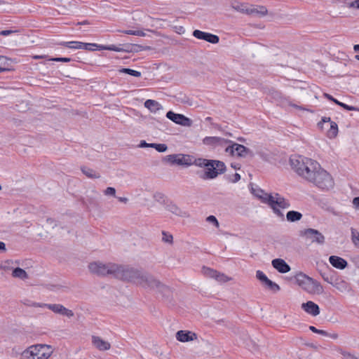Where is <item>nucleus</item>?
Returning <instances> with one entry per match:
<instances>
[{"label": "nucleus", "instance_id": "f257e3e1", "mask_svg": "<svg viewBox=\"0 0 359 359\" xmlns=\"http://www.w3.org/2000/svg\"><path fill=\"white\" fill-rule=\"evenodd\" d=\"M150 276L151 274L144 273L140 269L121 265H118L116 273V278L130 282L144 287H146Z\"/></svg>", "mask_w": 359, "mask_h": 359}, {"label": "nucleus", "instance_id": "f03ea898", "mask_svg": "<svg viewBox=\"0 0 359 359\" xmlns=\"http://www.w3.org/2000/svg\"><path fill=\"white\" fill-rule=\"evenodd\" d=\"M261 192L263 195H257L259 198H260L264 203L267 204L273 210L275 215L281 218L282 220H284V215L280 208H289L290 207V202L278 193L273 195L271 194L265 193L264 191Z\"/></svg>", "mask_w": 359, "mask_h": 359}, {"label": "nucleus", "instance_id": "7ed1b4c3", "mask_svg": "<svg viewBox=\"0 0 359 359\" xmlns=\"http://www.w3.org/2000/svg\"><path fill=\"white\" fill-rule=\"evenodd\" d=\"M296 280L300 287L309 293L319 294L323 291V288L318 281L304 273L297 274Z\"/></svg>", "mask_w": 359, "mask_h": 359}, {"label": "nucleus", "instance_id": "20e7f679", "mask_svg": "<svg viewBox=\"0 0 359 359\" xmlns=\"http://www.w3.org/2000/svg\"><path fill=\"white\" fill-rule=\"evenodd\" d=\"M309 182L313 183L321 189L328 190L334 186V181L331 175L320 167V169L317 170L314 176H313Z\"/></svg>", "mask_w": 359, "mask_h": 359}, {"label": "nucleus", "instance_id": "39448f33", "mask_svg": "<svg viewBox=\"0 0 359 359\" xmlns=\"http://www.w3.org/2000/svg\"><path fill=\"white\" fill-rule=\"evenodd\" d=\"M88 269L92 273L98 276L109 275L116 278L118 265L111 263L105 264L99 262H95L89 264Z\"/></svg>", "mask_w": 359, "mask_h": 359}, {"label": "nucleus", "instance_id": "423d86ee", "mask_svg": "<svg viewBox=\"0 0 359 359\" xmlns=\"http://www.w3.org/2000/svg\"><path fill=\"white\" fill-rule=\"evenodd\" d=\"M210 165L205 167L204 173L201 175L203 180H212L216 178L219 174L226 171V165L224 162L218 160H210Z\"/></svg>", "mask_w": 359, "mask_h": 359}, {"label": "nucleus", "instance_id": "0eeeda50", "mask_svg": "<svg viewBox=\"0 0 359 359\" xmlns=\"http://www.w3.org/2000/svg\"><path fill=\"white\" fill-rule=\"evenodd\" d=\"M299 235L311 243L323 245L325 241V236L318 230L309 228L300 231Z\"/></svg>", "mask_w": 359, "mask_h": 359}, {"label": "nucleus", "instance_id": "6e6552de", "mask_svg": "<svg viewBox=\"0 0 359 359\" xmlns=\"http://www.w3.org/2000/svg\"><path fill=\"white\" fill-rule=\"evenodd\" d=\"M231 145L227 146L225 151L231 156H237L238 157H245L248 155L253 156L252 151L246 147L234 142H231Z\"/></svg>", "mask_w": 359, "mask_h": 359}, {"label": "nucleus", "instance_id": "1a4fd4ad", "mask_svg": "<svg viewBox=\"0 0 359 359\" xmlns=\"http://www.w3.org/2000/svg\"><path fill=\"white\" fill-rule=\"evenodd\" d=\"M31 348L33 350V359H48L53 353L51 346L46 344L31 346Z\"/></svg>", "mask_w": 359, "mask_h": 359}, {"label": "nucleus", "instance_id": "9d476101", "mask_svg": "<svg viewBox=\"0 0 359 359\" xmlns=\"http://www.w3.org/2000/svg\"><path fill=\"white\" fill-rule=\"evenodd\" d=\"M146 287L151 290H156L163 296H168L170 293V288L165 285L163 284L160 280L156 279L152 275L149 278Z\"/></svg>", "mask_w": 359, "mask_h": 359}, {"label": "nucleus", "instance_id": "9b49d317", "mask_svg": "<svg viewBox=\"0 0 359 359\" xmlns=\"http://www.w3.org/2000/svg\"><path fill=\"white\" fill-rule=\"evenodd\" d=\"M306 161V166L304 167L302 175H299L302 177L307 180L309 182L310 180L314 176L315 172L318 169H320V164L313 159H305Z\"/></svg>", "mask_w": 359, "mask_h": 359}, {"label": "nucleus", "instance_id": "f8f14e48", "mask_svg": "<svg viewBox=\"0 0 359 359\" xmlns=\"http://www.w3.org/2000/svg\"><path fill=\"white\" fill-rule=\"evenodd\" d=\"M166 117L175 123L182 126L190 127L192 125V121L181 114H176L172 111H168L166 113Z\"/></svg>", "mask_w": 359, "mask_h": 359}, {"label": "nucleus", "instance_id": "ddd939ff", "mask_svg": "<svg viewBox=\"0 0 359 359\" xmlns=\"http://www.w3.org/2000/svg\"><path fill=\"white\" fill-rule=\"evenodd\" d=\"M43 306L55 313L60 314L68 318H72L74 316L72 310L65 308L63 305L60 304H43Z\"/></svg>", "mask_w": 359, "mask_h": 359}, {"label": "nucleus", "instance_id": "4468645a", "mask_svg": "<svg viewBox=\"0 0 359 359\" xmlns=\"http://www.w3.org/2000/svg\"><path fill=\"white\" fill-rule=\"evenodd\" d=\"M305 159H309V158L302 156H292L290 159V162L292 168L298 175H302L304 173V172H303L304 167L306 166Z\"/></svg>", "mask_w": 359, "mask_h": 359}, {"label": "nucleus", "instance_id": "2eb2a0df", "mask_svg": "<svg viewBox=\"0 0 359 359\" xmlns=\"http://www.w3.org/2000/svg\"><path fill=\"white\" fill-rule=\"evenodd\" d=\"M193 36L198 39L204 40L212 44L217 43L219 41L218 36L198 29H196L193 32Z\"/></svg>", "mask_w": 359, "mask_h": 359}, {"label": "nucleus", "instance_id": "dca6fc26", "mask_svg": "<svg viewBox=\"0 0 359 359\" xmlns=\"http://www.w3.org/2000/svg\"><path fill=\"white\" fill-rule=\"evenodd\" d=\"M229 142H231V141L219 137H205L203 140V143L204 144L212 147L213 148H215L218 146L223 147Z\"/></svg>", "mask_w": 359, "mask_h": 359}, {"label": "nucleus", "instance_id": "f3484780", "mask_svg": "<svg viewBox=\"0 0 359 359\" xmlns=\"http://www.w3.org/2000/svg\"><path fill=\"white\" fill-rule=\"evenodd\" d=\"M176 339L182 342H188L196 339L197 335L191 331L180 330L176 333Z\"/></svg>", "mask_w": 359, "mask_h": 359}, {"label": "nucleus", "instance_id": "a211bd4d", "mask_svg": "<svg viewBox=\"0 0 359 359\" xmlns=\"http://www.w3.org/2000/svg\"><path fill=\"white\" fill-rule=\"evenodd\" d=\"M302 308L305 312L313 316H316L320 313V308L318 305L311 301L303 303L302 304Z\"/></svg>", "mask_w": 359, "mask_h": 359}, {"label": "nucleus", "instance_id": "6ab92c4d", "mask_svg": "<svg viewBox=\"0 0 359 359\" xmlns=\"http://www.w3.org/2000/svg\"><path fill=\"white\" fill-rule=\"evenodd\" d=\"M272 266L278 272L285 273L290 271V266L282 259H274L272 260Z\"/></svg>", "mask_w": 359, "mask_h": 359}, {"label": "nucleus", "instance_id": "aec40b11", "mask_svg": "<svg viewBox=\"0 0 359 359\" xmlns=\"http://www.w3.org/2000/svg\"><path fill=\"white\" fill-rule=\"evenodd\" d=\"M329 262L332 266L341 270L344 269L348 266L346 260L335 255L330 256L329 257Z\"/></svg>", "mask_w": 359, "mask_h": 359}, {"label": "nucleus", "instance_id": "412c9836", "mask_svg": "<svg viewBox=\"0 0 359 359\" xmlns=\"http://www.w3.org/2000/svg\"><path fill=\"white\" fill-rule=\"evenodd\" d=\"M268 11L264 6H257L256 8L251 6L248 8V11H247V15L257 17H264L266 15Z\"/></svg>", "mask_w": 359, "mask_h": 359}, {"label": "nucleus", "instance_id": "4be33fe9", "mask_svg": "<svg viewBox=\"0 0 359 359\" xmlns=\"http://www.w3.org/2000/svg\"><path fill=\"white\" fill-rule=\"evenodd\" d=\"M93 344L100 351H107L111 347L110 344L101 339L100 337L93 336L92 337Z\"/></svg>", "mask_w": 359, "mask_h": 359}, {"label": "nucleus", "instance_id": "5701e85b", "mask_svg": "<svg viewBox=\"0 0 359 359\" xmlns=\"http://www.w3.org/2000/svg\"><path fill=\"white\" fill-rule=\"evenodd\" d=\"M181 154H170L165 156L163 158V162L169 163L172 165H189L183 161V157H180Z\"/></svg>", "mask_w": 359, "mask_h": 359}, {"label": "nucleus", "instance_id": "b1692460", "mask_svg": "<svg viewBox=\"0 0 359 359\" xmlns=\"http://www.w3.org/2000/svg\"><path fill=\"white\" fill-rule=\"evenodd\" d=\"M166 209L172 214L181 217H188L189 216L188 212L182 210L176 204L172 203L168 204Z\"/></svg>", "mask_w": 359, "mask_h": 359}, {"label": "nucleus", "instance_id": "393cba45", "mask_svg": "<svg viewBox=\"0 0 359 359\" xmlns=\"http://www.w3.org/2000/svg\"><path fill=\"white\" fill-rule=\"evenodd\" d=\"M231 6L235 11L247 14V11H248V6L247 4L241 3L238 1H233L231 2Z\"/></svg>", "mask_w": 359, "mask_h": 359}, {"label": "nucleus", "instance_id": "a878e982", "mask_svg": "<svg viewBox=\"0 0 359 359\" xmlns=\"http://www.w3.org/2000/svg\"><path fill=\"white\" fill-rule=\"evenodd\" d=\"M144 107L151 112H156V111L162 109V106L157 101L154 100H146L144 102Z\"/></svg>", "mask_w": 359, "mask_h": 359}, {"label": "nucleus", "instance_id": "bb28decb", "mask_svg": "<svg viewBox=\"0 0 359 359\" xmlns=\"http://www.w3.org/2000/svg\"><path fill=\"white\" fill-rule=\"evenodd\" d=\"M303 215L301 212L295 210H290L286 214V219L290 222H295L299 221Z\"/></svg>", "mask_w": 359, "mask_h": 359}, {"label": "nucleus", "instance_id": "cd10ccee", "mask_svg": "<svg viewBox=\"0 0 359 359\" xmlns=\"http://www.w3.org/2000/svg\"><path fill=\"white\" fill-rule=\"evenodd\" d=\"M128 45H126V48H121L119 46H116L115 45H109V46H100L99 50H113L116 52H130V48L127 47Z\"/></svg>", "mask_w": 359, "mask_h": 359}, {"label": "nucleus", "instance_id": "c85d7f7f", "mask_svg": "<svg viewBox=\"0 0 359 359\" xmlns=\"http://www.w3.org/2000/svg\"><path fill=\"white\" fill-rule=\"evenodd\" d=\"M81 170L82 172L88 178L97 179V178L100 177V175L99 173H97L94 170L89 168L88 167L83 166L81 168Z\"/></svg>", "mask_w": 359, "mask_h": 359}, {"label": "nucleus", "instance_id": "c756f323", "mask_svg": "<svg viewBox=\"0 0 359 359\" xmlns=\"http://www.w3.org/2000/svg\"><path fill=\"white\" fill-rule=\"evenodd\" d=\"M12 276L14 278H19L22 280L28 278V274L27 272L20 267H16L13 269Z\"/></svg>", "mask_w": 359, "mask_h": 359}, {"label": "nucleus", "instance_id": "7c9ffc66", "mask_svg": "<svg viewBox=\"0 0 359 359\" xmlns=\"http://www.w3.org/2000/svg\"><path fill=\"white\" fill-rule=\"evenodd\" d=\"M62 46L72 49H82L83 42L80 41H67L62 43Z\"/></svg>", "mask_w": 359, "mask_h": 359}, {"label": "nucleus", "instance_id": "2f4dec72", "mask_svg": "<svg viewBox=\"0 0 359 359\" xmlns=\"http://www.w3.org/2000/svg\"><path fill=\"white\" fill-rule=\"evenodd\" d=\"M338 133V126L337 124L332 121L330 123V130L328 131V136L330 137H335Z\"/></svg>", "mask_w": 359, "mask_h": 359}, {"label": "nucleus", "instance_id": "473e14b6", "mask_svg": "<svg viewBox=\"0 0 359 359\" xmlns=\"http://www.w3.org/2000/svg\"><path fill=\"white\" fill-rule=\"evenodd\" d=\"M8 61V59L6 57L0 55V73L9 70Z\"/></svg>", "mask_w": 359, "mask_h": 359}, {"label": "nucleus", "instance_id": "72a5a7b5", "mask_svg": "<svg viewBox=\"0 0 359 359\" xmlns=\"http://www.w3.org/2000/svg\"><path fill=\"white\" fill-rule=\"evenodd\" d=\"M119 72L131 75L135 77L141 76L140 72H138V71L130 69V68H122V69H119Z\"/></svg>", "mask_w": 359, "mask_h": 359}, {"label": "nucleus", "instance_id": "f704fd0d", "mask_svg": "<svg viewBox=\"0 0 359 359\" xmlns=\"http://www.w3.org/2000/svg\"><path fill=\"white\" fill-rule=\"evenodd\" d=\"M210 161V160H208V159L198 158L194 161V164L196 166L205 168L206 166H208V165H210V163H209Z\"/></svg>", "mask_w": 359, "mask_h": 359}, {"label": "nucleus", "instance_id": "c9c22d12", "mask_svg": "<svg viewBox=\"0 0 359 359\" xmlns=\"http://www.w3.org/2000/svg\"><path fill=\"white\" fill-rule=\"evenodd\" d=\"M352 242L355 247L359 248V232L354 228L351 229Z\"/></svg>", "mask_w": 359, "mask_h": 359}, {"label": "nucleus", "instance_id": "e433bc0d", "mask_svg": "<svg viewBox=\"0 0 359 359\" xmlns=\"http://www.w3.org/2000/svg\"><path fill=\"white\" fill-rule=\"evenodd\" d=\"M176 97H177V101L180 103L187 104L189 105L191 104V101L190 98L184 94L180 93V94H178V95Z\"/></svg>", "mask_w": 359, "mask_h": 359}, {"label": "nucleus", "instance_id": "4c0bfd02", "mask_svg": "<svg viewBox=\"0 0 359 359\" xmlns=\"http://www.w3.org/2000/svg\"><path fill=\"white\" fill-rule=\"evenodd\" d=\"M13 262L12 260L7 259L1 264L0 269L4 271H9L13 268Z\"/></svg>", "mask_w": 359, "mask_h": 359}, {"label": "nucleus", "instance_id": "58836bf2", "mask_svg": "<svg viewBox=\"0 0 359 359\" xmlns=\"http://www.w3.org/2000/svg\"><path fill=\"white\" fill-rule=\"evenodd\" d=\"M128 48H130V51H139V50H150V46H142L141 45H137V44H129L127 46Z\"/></svg>", "mask_w": 359, "mask_h": 359}, {"label": "nucleus", "instance_id": "ea45409f", "mask_svg": "<svg viewBox=\"0 0 359 359\" xmlns=\"http://www.w3.org/2000/svg\"><path fill=\"white\" fill-rule=\"evenodd\" d=\"M22 359H33L34 353L33 350L29 346L27 349L25 350L21 354Z\"/></svg>", "mask_w": 359, "mask_h": 359}, {"label": "nucleus", "instance_id": "a19ab883", "mask_svg": "<svg viewBox=\"0 0 359 359\" xmlns=\"http://www.w3.org/2000/svg\"><path fill=\"white\" fill-rule=\"evenodd\" d=\"M203 272L207 277L213 278H215V276H217V271L212 269L210 268H207V267L203 268Z\"/></svg>", "mask_w": 359, "mask_h": 359}, {"label": "nucleus", "instance_id": "79ce46f5", "mask_svg": "<svg viewBox=\"0 0 359 359\" xmlns=\"http://www.w3.org/2000/svg\"><path fill=\"white\" fill-rule=\"evenodd\" d=\"M265 285L268 287V288L273 292H277V291H279L280 290V287L278 284H276V283L273 282L272 280H271L270 279H269L266 283H265Z\"/></svg>", "mask_w": 359, "mask_h": 359}, {"label": "nucleus", "instance_id": "37998d69", "mask_svg": "<svg viewBox=\"0 0 359 359\" xmlns=\"http://www.w3.org/2000/svg\"><path fill=\"white\" fill-rule=\"evenodd\" d=\"M162 235H163L162 241L164 243H167L169 244H172L173 243V237L170 233H169L165 231H163Z\"/></svg>", "mask_w": 359, "mask_h": 359}, {"label": "nucleus", "instance_id": "c03bdc74", "mask_svg": "<svg viewBox=\"0 0 359 359\" xmlns=\"http://www.w3.org/2000/svg\"><path fill=\"white\" fill-rule=\"evenodd\" d=\"M100 46V45H97L96 43H83L82 49L88 50H95L96 48H97L99 50Z\"/></svg>", "mask_w": 359, "mask_h": 359}, {"label": "nucleus", "instance_id": "a18cd8bd", "mask_svg": "<svg viewBox=\"0 0 359 359\" xmlns=\"http://www.w3.org/2000/svg\"><path fill=\"white\" fill-rule=\"evenodd\" d=\"M151 148H154L158 152H165L168 149V146L165 144H151Z\"/></svg>", "mask_w": 359, "mask_h": 359}, {"label": "nucleus", "instance_id": "49530a36", "mask_svg": "<svg viewBox=\"0 0 359 359\" xmlns=\"http://www.w3.org/2000/svg\"><path fill=\"white\" fill-rule=\"evenodd\" d=\"M257 278L260 280L262 283L265 284L266 281L269 280L267 276L261 271L258 270L256 272Z\"/></svg>", "mask_w": 359, "mask_h": 359}, {"label": "nucleus", "instance_id": "de8ad7c7", "mask_svg": "<svg viewBox=\"0 0 359 359\" xmlns=\"http://www.w3.org/2000/svg\"><path fill=\"white\" fill-rule=\"evenodd\" d=\"M215 280H217L219 282L225 283L230 280L226 275L224 273H220L217 271V276L215 278Z\"/></svg>", "mask_w": 359, "mask_h": 359}, {"label": "nucleus", "instance_id": "09e8293b", "mask_svg": "<svg viewBox=\"0 0 359 359\" xmlns=\"http://www.w3.org/2000/svg\"><path fill=\"white\" fill-rule=\"evenodd\" d=\"M309 330L311 331H312L314 333H316V334H321V335H323V336H328V332L325 331V330H319V329H317L316 327L314 326H309Z\"/></svg>", "mask_w": 359, "mask_h": 359}, {"label": "nucleus", "instance_id": "8fccbe9b", "mask_svg": "<svg viewBox=\"0 0 359 359\" xmlns=\"http://www.w3.org/2000/svg\"><path fill=\"white\" fill-rule=\"evenodd\" d=\"M339 106H340L341 107H342L343 109H346V110H348V111H359V109L355 107H353V106H350V105H348L344 102H339Z\"/></svg>", "mask_w": 359, "mask_h": 359}, {"label": "nucleus", "instance_id": "3c124183", "mask_svg": "<svg viewBox=\"0 0 359 359\" xmlns=\"http://www.w3.org/2000/svg\"><path fill=\"white\" fill-rule=\"evenodd\" d=\"M48 60L55 62H69L72 60V59L70 57H52L49 58Z\"/></svg>", "mask_w": 359, "mask_h": 359}, {"label": "nucleus", "instance_id": "603ef678", "mask_svg": "<svg viewBox=\"0 0 359 359\" xmlns=\"http://www.w3.org/2000/svg\"><path fill=\"white\" fill-rule=\"evenodd\" d=\"M207 222L213 224L215 226H219V222L217 218L214 215H210L206 219Z\"/></svg>", "mask_w": 359, "mask_h": 359}, {"label": "nucleus", "instance_id": "864d4df0", "mask_svg": "<svg viewBox=\"0 0 359 359\" xmlns=\"http://www.w3.org/2000/svg\"><path fill=\"white\" fill-rule=\"evenodd\" d=\"M241 180V175L238 173H234L232 176L229 177L231 182L236 183Z\"/></svg>", "mask_w": 359, "mask_h": 359}, {"label": "nucleus", "instance_id": "5fc2aeb1", "mask_svg": "<svg viewBox=\"0 0 359 359\" xmlns=\"http://www.w3.org/2000/svg\"><path fill=\"white\" fill-rule=\"evenodd\" d=\"M104 192L105 195H111L115 196L116 189L114 187H107Z\"/></svg>", "mask_w": 359, "mask_h": 359}, {"label": "nucleus", "instance_id": "6e6d98bb", "mask_svg": "<svg viewBox=\"0 0 359 359\" xmlns=\"http://www.w3.org/2000/svg\"><path fill=\"white\" fill-rule=\"evenodd\" d=\"M332 122L331 121V118L330 117H323L322 119H321V121H320L318 123V126L320 128H323V123H330Z\"/></svg>", "mask_w": 359, "mask_h": 359}, {"label": "nucleus", "instance_id": "4d7b16f0", "mask_svg": "<svg viewBox=\"0 0 359 359\" xmlns=\"http://www.w3.org/2000/svg\"><path fill=\"white\" fill-rule=\"evenodd\" d=\"M323 96H324L325 98H327V100H330V101L333 102L334 103H335V104H337V105H338V104H339V100H337V99H335L334 97H333L331 95H330V94H328V93H325L323 94Z\"/></svg>", "mask_w": 359, "mask_h": 359}, {"label": "nucleus", "instance_id": "13d9d810", "mask_svg": "<svg viewBox=\"0 0 359 359\" xmlns=\"http://www.w3.org/2000/svg\"><path fill=\"white\" fill-rule=\"evenodd\" d=\"M155 143H147L145 140H141L139 144V147L144 148V147H151V144H154Z\"/></svg>", "mask_w": 359, "mask_h": 359}, {"label": "nucleus", "instance_id": "bf43d9fd", "mask_svg": "<svg viewBox=\"0 0 359 359\" xmlns=\"http://www.w3.org/2000/svg\"><path fill=\"white\" fill-rule=\"evenodd\" d=\"M175 32L179 34H182L185 32V29L182 26H175Z\"/></svg>", "mask_w": 359, "mask_h": 359}, {"label": "nucleus", "instance_id": "052dcab7", "mask_svg": "<svg viewBox=\"0 0 359 359\" xmlns=\"http://www.w3.org/2000/svg\"><path fill=\"white\" fill-rule=\"evenodd\" d=\"M342 355L344 356L345 359H358V358H356L353 355H351L349 353L344 352L342 353Z\"/></svg>", "mask_w": 359, "mask_h": 359}, {"label": "nucleus", "instance_id": "680f3d73", "mask_svg": "<svg viewBox=\"0 0 359 359\" xmlns=\"http://www.w3.org/2000/svg\"><path fill=\"white\" fill-rule=\"evenodd\" d=\"M16 31H14V30H11V29H8V30H3L1 32H0V35H2V36H8L12 33H14Z\"/></svg>", "mask_w": 359, "mask_h": 359}, {"label": "nucleus", "instance_id": "e2e57ef3", "mask_svg": "<svg viewBox=\"0 0 359 359\" xmlns=\"http://www.w3.org/2000/svg\"><path fill=\"white\" fill-rule=\"evenodd\" d=\"M349 7H353L359 9V0H355L352 1L350 4Z\"/></svg>", "mask_w": 359, "mask_h": 359}, {"label": "nucleus", "instance_id": "0e129e2a", "mask_svg": "<svg viewBox=\"0 0 359 359\" xmlns=\"http://www.w3.org/2000/svg\"><path fill=\"white\" fill-rule=\"evenodd\" d=\"M353 204L356 209L359 210V196L353 198Z\"/></svg>", "mask_w": 359, "mask_h": 359}, {"label": "nucleus", "instance_id": "69168bd1", "mask_svg": "<svg viewBox=\"0 0 359 359\" xmlns=\"http://www.w3.org/2000/svg\"><path fill=\"white\" fill-rule=\"evenodd\" d=\"M121 32L124 34H126L136 36V30L128 29V30H123V31H121Z\"/></svg>", "mask_w": 359, "mask_h": 359}, {"label": "nucleus", "instance_id": "338daca9", "mask_svg": "<svg viewBox=\"0 0 359 359\" xmlns=\"http://www.w3.org/2000/svg\"><path fill=\"white\" fill-rule=\"evenodd\" d=\"M43 304H46L45 303H36L33 302L30 306L34 307H41V308H46Z\"/></svg>", "mask_w": 359, "mask_h": 359}, {"label": "nucleus", "instance_id": "774afa93", "mask_svg": "<svg viewBox=\"0 0 359 359\" xmlns=\"http://www.w3.org/2000/svg\"><path fill=\"white\" fill-rule=\"evenodd\" d=\"M6 244L4 242L0 241V252H6Z\"/></svg>", "mask_w": 359, "mask_h": 359}]
</instances>
